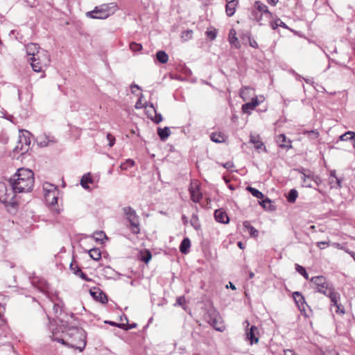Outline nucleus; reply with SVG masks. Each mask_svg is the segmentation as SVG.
Segmentation results:
<instances>
[{
	"label": "nucleus",
	"instance_id": "nucleus-1",
	"mask_svg": "<svg viewBox=\"0 0 355 355\" xmlns=\"http://www.w3.org/2000/svg\"><path fill=\"white\" fill-rule=\"evenodd\" d=\"M51 336L53 340L62 343L68 347L83 352L86 346V333L76 327H68L67 324L62 329H53Z\"/></svg>",
	"mask_w": 355,
	"mask_h": 355
},
{
	"label": "nucleus",
	"instance_id": "nucleus-2",
	"mask_svg": "<svg viewBox=\"0 0 355 355\" xmlns=\"http://www.w3.org/2000/svg\"><path fill=\"white\" fill-rule=\"evenodd\" d=\"M34 185V173L28 168H21L9 180V186L14 187L15 191L26 193L32 190Z\"/></svg>",
	"mask_w": 355,
	"mask_h": 355
},
{
	"label": "nucleus",
	"instance_id": "nucleus-3",
	"mask_svg": "<svg viewBox=\"0 0 355 355\" xmlns=\"http://www.w3.org/2000/svg\"><path fill=\"white\" fill-rule=\"evenodd\" d=\"M310 282L312 287L316 292L320 293L328 297L331 302H336V298L338 297V293L335 291L334 285L329 282L324 276L313 277Z\"/></svg>",
	"mask_w": 355,
	"mask_h": 355
},
{
	"label": "nucleus",
	"instance_id": "nucleus-4",
	"mask_svg": "<svg viewBox=\"0 0 355 355\" xmlns=\"http://www.w3.org/2000/svg\"><path fill=\"white\" fill-rule=\"evenodd\" d=\"M14 187L5 183H0V201L6 205L14 207L17 204L16 194Z\"/></svg>",
	"mask_w": 355,
	"mask_h": 355
},
{
	"label": "nucleus",
	"instance_id": "nucleus-5",
	"mask_svg": "<svg viewBox=\"0 0 355 355\" xmlns=\"http://www.w3.org/2000/svg\"><path fill=\"white\" fill-rule=\"evenodd\" d=\"M32 69L35 72H40L43 68L49 65L50 55L47 51L43 49L35 56L30 58Z\"/></svg>",
	"mask_w": 355,
	"mask_h": 355
},
{
	"label": "nucleus",
	"instance_id": "nucleus-6",
	"mask_svg": "<svg viewBox=\"0 0 355 355\" xmlns=\"http://www.w3.org/2000/svg\"><path fill=\"white\" fill-rule=\"evenodd\" d=\"M123 211L130 223V228L132 232L135 234H139L140 232L139 220L135 210L130 207H125L123 208Z\"/></svg>",
	"mask_w": 355,
	"mask_h": 355
},
{
	"label": "nucleus",
	"instance_id": "nucleus-7",
	"mask_svg": "<svg viewBox=\"0 0 355 355\" xmlns=\"http://www.w3.org/2000/svg\"><path fill=\"white\" fill-rule=\"evenodd\" d=\"M207 320L209 324L216 331L222 332L225 329L222 318L219 313L215 309H211L208 311Z\"/></svg>",
	"mask_w": 355,
	"mask_h": 355
},
{
	"label": "nucleus",
	"instance_id": "nucleus-8",
	"mask_svg": "<svg viewBox=\"0 0 355 355\" xmlns=\"http://www.w3.org/2000/svg\"><path fill=\"white\" fill-rule=\"evenodd\" d=\"M254 8L257 10H253L252 12V15L254 19L259 22L260 25L263 24L261 22L262 16L264 15L268 19H271L272 17V14L269 12L267 6L261 1H255L254 4Z\"/></svg>",
	"mask_w": 355,
	"mask_h": 355
},
{
	"label": "nucleus",
	"instance_id": "nucleus-9",
	"mask_svg": "<svg viewBox=\"0 0 355 355\" xmlns=\"http://www.w3.org/2000/svg\"><path fill=\"white\" fill-rule=\"evenodd\" d=\"M111 15V10L107 5L96 6L92 11L87 12L86 16L92 19H103Z\"/></svg>",
	"mask_w": 355,
	"mask_h": 355
},
{
	"label": "nucleus",
	"instance_id": "nucleus-10",
	"mask_svg": "<svg viewBox=\"0 0 355 355\" xmlns=\"http://www.w3.org/2000/svg\"><path fill=\"white\" fill-rule=\"evenodd\" d=\"M53 310L56 318V319L54 320L55 323L57 325V327L55 329H62V327H64V326L67 324V322L62 318L60 317L62 312L61 306L59 304H54L53 306Z\"/></svg>",
	"mask_w": 355,
	"mask_h": 355
},
{
	"label": "nucleus",
	"instance_id": "nucleus-11",
	"mask_svg": "<svg viewBox=\"0 0 355 355\" xmlns=\"http://www.w3.org/2000/svg\"><path fill=\"white\" fill-rule=\"evenodd\" d=\"M259 329L256 326L252 325L246 330V339L250 341V345L257 344L259 342Z\"/></svg>",
	"mask_w": 355,
	"mask_h": 355
},
{
	"label": "nucleus",
	"instance_id": "nucleus-12",
	"mask_svg": "<svg viewBox=\"0 0 355 355\" xmlns=\"http://www.w3.org/2000/svg\"><path fill=\"white\" fill-rule=\"evenodd\" d=\"M91 295L98 302L102 304H106L108 301L107 295L99 288H94L90 290Z\"/></svg>",
	"mask_w": 355,
	"mask_h": 355
},
{
	"label": "nucleus",
	"instance_id": "nucleus-13",
	"mask_svg": "<svg viewBox=\"0 0 355 355\" xmlns=\"http://www.w3.org/2000/svg\"><path fill=\"white\" fill-rule=\"evenodd\" d=\"M214 218L215 220L220 223L227 224L230 221V218L226 213L223 209H218L215 210L214 211Z\"/></svg>",
	"mask_w": 355,
	"mask_h": 355
},
{
	"label": "nucleus",
	"instance_id": "nucleus-14",
	"mask_svg": "<svg viewBox=\"0 0 355 355\" xmlns=\"http://www.w3.org/2000/svg\"><path fill=\"white\" fill-rule=\"evenodd\" d=\"M191 200L195 202H198L202 198V193L200 191L198 184H191L189 188Z\"/></svg>",
	"mask_w": 355,
	"mask_h": 355
},
{
	"label": "nucleus",
	"instance_id": "nucleus-15",
	"mask_svg": "<svg viewBox=\"0 0 355 355\" xmlns=\"http://www.w3.org/2000/svg\"><path fill=\"white\" fill-rule=\"evenodd\" d=\"M304 171L305 170L302 171V180H303V186L306 187H311V182H316V180L318 179V177L314 176L313 175L311 174L310 172L306 174Z\"/></svg>",
	"mask_w": 355,
	"mask_h": 355
},
{
	"label": "nucleus",
	"instance_id": "nucleus-16",
	"mask_svg": "<svg viewBox=\"0 0 355 355\" xmlns=\"http://www.w3.org/2000/svg\"><path fill=\"white\" fill-rule=\"evenodd\" d=\"M25 49L27 55L31 57L35 56L42 50L36 43H29L25 46Z\"/></svg>",
	"mask_w": 355,
	"mask_h": 355
},
{
	"label": "nucleus",
	"instance_id": "nucleus-17",
	"mask_svg": "<svg viewBox=\"0 0 355 355\" xmlns=\"http://www.w3.org/2000/svg\"><path fill=\"white\" fill-rule=\"evenodd\" d=\"M293 298L300 311H305V306H307V304L302 293L298 291L293 293Z\"/></svg>",
	"mask_w": 355,
	"mask_h": 355
},
{
	"label": "nucleus",
	"instance_id": "nucleus-18",
	"mask_svg": "<svg viewBox=\"0 0 355 355\" xmlns=\"http://www.w3.org/2000/svg\"><path fill=\"white\" fill-rule=\"evenodd\" d=\"M276 141L279 146L282 148H291L292 147L291 145V141L287 139L284 134L279 135Z\"/></svg>",
	"mask_w": 355,
	"mask_h": 355
},
{
	"label": "nucleus",
	"instance_id": "nucleus-19",
	"mask_svg": "<svg viewBox=\"0 0 355 355\" xmlns=\"http://www.w3.org/2000/svg\"><path fill=\"white\" fill-rule=\"evenodd\" d=\"M250 142L254 145V148L257 150L263 148L265 152H266V148L264 146L263 143L261 141L259 135H250Z\"/></svg>",
	"mask_w": 355,
	"mask_h": 355
},
{
	"label": "nucleus",
	"instance_id": "nucleus-20",
	"mask_svg": "<svg viewBox=\"0 0 355 355\" xmlns=\"http://www.w3.org/2000/svg\"><path fill=\"white\" fill-rule=\"evenodd\" d=\"M236 35V31L234 28H231L229 33L228 41L232 46H234L236 49H240L241 44Z\"/></svg>",
	"mask_w": 355,
	"mask_h": 355
},
{
	"label": "nucleus",
	"instance_id": "nucleus-21",
	"mask_svg": "<svg viewBox=\"0 0 355 355\" xmlns=\"http://www.w3.org/2000/svg\"><path fill=\"white\" fill-rule=\"evenodd\" d=\"M58 191L55 188H54V190L52 191H49L46 195L45 198L48 203L51 204V205H54L57 204L58 202V196H57Z\"/></svg>",
	"mask_w": 355,
	"mask_h": 355
},
{
	"label": "nucleus",
	"instance_id": "nucleus-22",
	"mask_svg": "<svg viewBox=\"0 0 355 355\" xmlns=\"http://www.w3.org/2000/svg\"><path fill=\"white\" fill-rule=\"evenodd\" d=\"M210 139L215 143H223L225 141L227 137L221 132H212L210 135Z\"/></svg>",
	"mask_w": 355,
	"mask_h": 355
},
{
	"label": "nucleus",
	"instance_id": "nucleus-23",
	"mask_svg": "<svg viewBox=\"0 0 355 355\" xmlns=\"http://www.w3.org/2000/svg\"><path fill=\"white\" fill-rule=\"evenodd\" d=\"M190 246H191L190 239L189 238H184L180 243V251L182 254H187Z\"/></svg>",
	"mask_w": 355,
	"mask_h": 355
},
{
	"label": "nucleus",
	"instance_id": "nucleus-24",
	"mask_svg": "<svg viewBox=\"0 0 355 355\" xmlns=\"http://www.w3.org/2000/svg\"><path fill=\"white\" fill-rule=\"evenodd\" d=\"M157 135L162 141H165L171 135V131L168 127L157 129Z\"/></svg>",
	"mask_w": 355,
	"mask_h": 355
},
{
	"label": "nucleus",
	"instance_id": "nucleus-25",
	"mask_svg": "<svg viewBox=\"0 0 355 355\" xmlns=\"http://www.w3.org/2000/svg\"><path fill=\"white\" fill-rule=\"evenodd\" d=\"M252 90V88L250 87H243L240 89L239 96L243 101H247L250 96V92Z\"/></svg>",
	"mask_w": 355,
	"mask_h": 355
},
{
	"label": "nucleus",
	"instance_id": "nucleus-26",
	"mask_svg": "<svg viewBox=\"0 0 355 355\" xmlns=\"http://www.w3.org/2000/svg\"><path fill=\"white\" fill-rule=\"evenodd\" d=\"M156 57H157V60L162 64L166 63L168 60V55L164 51H157L156 53Z\"/></svg>",
	"mask_w": 355,
	"mask_h": 355
},
{
	"label": "nucleus",
	"instance_id": "nucleus-27",
	"mask_svg": "<svg viewBox=\"0 0 355 355\" xmlns=\"http://www.w3.org/2000/svg\"><path fill=\"white\" fill-rule=\"evenodd\" d=\"M298 196V192L296 189H292L289 191L288 195L286 196V198L288 202L293 203L295 202Z\"/></svg>",
	"mask_w": 355,
	"mask_h": 355
},
{
	"label": "nucleus",
	"instance_id": "nucleus-28",
	"mask_svg": "<svg viewBox=\"0 0 355 355\" xmlns=\"http://www.w3.org/2000/svg\"><path fill=\"white\" fill-rule=\"evenodd\" d=\"M237 3H227L225 7V11L227 16H232L236 10Z\"/></svg>",
	"mask_w": 355,
	"mask_h": 355
},
{
	"label": "nucleus",
	"instance_id": "nucleus-29",
	"mask_svg": "<svg viewBox=\"0 0 355 355\" xmlns=\"http://www.w3.org/2000/svg\"><path fill=\"white\" fill-rule=\"evenodd\" d=\"M89 254L92 259L98 261L101 259V252L99 249L93 248L89 250Z\"/></svg>",
	"mask_w": 355,
	"mask_h": 355
},
{
	"label": "nucleus",
	"instance_id": "nucleus-30",
	"mask_svg": "<svg viewBox=\"0 0 355 355\" xmlns=\"http://www.w3.org/2000/svg\"><path fill=\"white\" fill-rule=\"evenodd\" d=\"M92 182V179L90 177L89 174L84 175L80 180L81 186L85 189H88L89 188L88 184Z\"/></svg>",
	"mask_w": 355,
	"mask_h": 355
},
{
	"label": "nucleus",
	"instance_id": "nucleus-31",
	"mask_svg": "<svg viewBox=\"0 0 355 355\" xmlns=\"http://www.w3.org/2000/svg\"><path fill=\"white\" fill-rule=\"evenodd\" d=\"M340 140L341 141H348V140H354L355 141V132L352 131L346 132L340 136Z\"/></svg>",
	"mask_w": 355,
	"mask_h": 355
},
{
	"label": "nucleus",
	"instance_id": "nucleus-32",
	"mask_svg": "<svg viewBox=\"0 0 355 355\" xmlns=\"http://www.w3.org/2000/svg\"><path fill=\"white\" fill-rule=\"evenodd\" d=\"M135 165L134 160L131 159H126L124 162L121 163L120 165V168L123 171H126L129 168L132 167Z\"/></svg>",
	"mask_w": 355,
	"mask_h": 355
},
{
	"label": "nucleus",
	"instance_id": "nucleus-33",
	"mask_svg": "<svg viewBox=\"0 0 355 355\" xmlns=\"http://www.w3.org/2000/svg\"><path fill=\"white\" fill-rule=\"evenodd\" d=\"M247 189L251 193V194L253 196L256 197L258 199H263L264 197V195L263 194V193H261V191H259V190H257L255 188L248 187L247 188Z\"/></svg>",
	"mask_w": 355,
	"mask_h": 355
},
{
	"label": "nucleus",
	"instance_id": "nucleus-34",
	"mask_svg": "<svg viewBox=\"0 0 355 355\" xmlns=\"http://www.w3.org/2000/svg\"><path fill=\"white\" fill-rule=\"evenodd\" d=\"M37 140H38V144L39 146H40L41 147H45L46 146H48L49 143L50 141H52L53 142V141L52 139H50L49 137H40L37 138Z\"/></svg>",
	"mask_w": 355,
	"mask_h": 355
},
{
	"label": "nucleus",
	"instance_id": "nucleus-35",
	"mask_svg": "<svg viewBox=\"0 0 355 355\" xmlns=\"http://www.w3.org/2000/svg\"><path fill=\"white\" fill-rule=\"evenodd\" d=\"M340 295L338 293V297L336 298V302H331V303H332L333 306L336 307V313H340L343 314V313H345L344 307L342 306L341 304L338 303V301L340 300Z\"/></svg>",
	"mask_w": 355,
	"mask_h": 355
},
{
	"label": "nucleus",
	"instance_id": "nucleus-36",
	"mask_svg": "<svg viewBox=\"0 0 355 355\" xmlns=\"http://www.w3.org/2000/svg\"><path fill=\"white\" fill-rule=\"evenodd\" d=\"M244 227L247 228L250 231V234L252 236H257L258 235V231L252 227L248 221H245L243 223Z\"/></svg>",
	"mask_w": 355,
	"mask_h": 355
},
{
	"label": "nucleus",
	"instance_id": "nucleus-37",
	"mask_svg": "<svg viewBox=\"0 0 355 355\" xmlns=\"http://www.w3.org/2000/svg\"><path fill=\"white\" fill-rule=\"evenodd\" d=\"M93 237L96 241L103 242L104 239H107V236L103 231H98L94 233Z\"/></svg>",
	"mask_w": 355,
	"mask_h": 355
},
{
	"label": "nucleus",
	"instance_id": "nucleus-38",
	"mask_svg": "<svg viewBox=\"0 0 355 355\" xmlns=\"http://www.w3.org/2000/svg\"><path fill=\"white\" fill-rule=\"evenodd\" d=\"M191 224L196 229L198 230L200 227L198 217L196 214H193L191 218Z\"/></svg>",
	"mask_w": 355,
	"mask_h": 355
},
{
	"label": "nucleus",
	"instance_id": "nucleus-39",
	"mask_svg": "<svg viewBox=\"0 0 355 355\" xmlns=\"http://www.w3.org/2000/svg\"><path fill=\"white\" fill-rule=\"evenodd\" d=\"M296 270L301 274L306 279H309V275L306 272L305 268L299 264H295Z\"/></svg>",
	"mask_w": 355,
	"mask_h": 355
},
{
	"label": "nucleus",
	"instance_id": "nucleus-40",
	"mask_svg": "<svg viewBox=\"0 0 355 355\" xmlns=\"http://www.w3.org/2000/svg\"><path fill=\"white\" fill-rule=\"evenodd\" d=\"M254 107H253L250 102L246 103L242 105V110L244 113L250 114V111L254 110Z\"/></svg>",
	"mask_w": 355,
	"mask_h": 355
},
{
	"label": "nucleus",
	"instance_id": "nucleus-41",
	"mask_svg": "<svg viewBox=\"0 0 355 355\" xmlns=\"http://www.w3.org/2000/svg\"><path fill=\"white\" fill-rule=\"evenodd\" d=\"M270 26L273 30H275L278 26L286 27L285 23L279 19L275 21H271Z\"/></svg>",
	"mask_w": 355,
	"mask_h": 355
},
{
	"label": "nucleus",
	"instance_id": "nucleus-42",
	"mask_svg": "<svg viewBox=\"0 0 355 355\" xmlns=\"http://www.w3.org/2000/svg\"><path fill=\"white\" fill-rule=\"evenodd\" d=\"M130 49L134 52L140 51L142 49V45L136 42H131Z\"/></svg>",
	"mask_w": 355,
	"mask_h": 355
},
{
	"label": "nucleus",
	"instance_id": "nucleus-43",
	"mask_svg": "<svg viewBox=\"0 0 355 355\" xmlns=\"http://www.w3.org/2000/svg\"><path fill=\"white\" fill-rule=\"evenodd\" d=\"M206 35L211 40H214L216 39V35H217V31L214 29V30H210V31H206Z\"/></svg>",
	"mask_w": 355,
	"mask_h": 355
},
{
	"label": "nucleus",
	"instance_id": "nucleus-44",
	"mask_svg": "<svg viewBox=\"0 0 355 355\" xmlns=\"http://www.w3.org/2000/svg\"><path fill=\"white\" fill-rule=\"evenodd\" d=\"M69 268L73 272V273L76 275L79 274V272H76V270H81L80 268L77 265V263L76 262H71L69 266Z\"/></svg>",
	"mask_w": 355,
	"mask_h": 355
},
{
	"label": "nucleus",
	"instance_id": "nucleus-45",
	"mask_svg": "<svg viewBox=\"0 0 355 355\" xmlns=\"http://www.w3.org/2000/svg\"><path fill=\"white\" fill-rule=\"evenodd\" d=\"M193 31L191 30H187L184 31L182 34V37L185 40L191 39L192 37Z\"/></svg>",
	"mask_w": 355,
	"mask_h": 355
},
{
	"label": "nucleus",
	"instance_id": "nucleus-46",
	"mask_svg": "<svg viewBox=\"0 0 355 355\" xmlns=\"http://www.w3.org/2000/svg\"><path fill=\"white\" fill-rule=\"evenodd\" d=\"M107 139L108 141V145L110 147H112L114 146L115 143V137L110 133L107 134Z\"/></svg>",
	"mask_w": 355,
	"mask_h": 355
},
{
	"label": "nucleus",
	"instance_id": "nucleus-47",
	"mask_svg": "<svg viewBox=\"0 0 355 355\" xmlns=\"http://www.w3.org/2000/svg\"><path fill=\"white\" fill-rule=\"evenodd\" d=\"M155 116L154 118H151V120L155 123H159L161 121H162V116L161 114H157L156 112H155Z\"/></svg>",
	"mask_w": 355,
	"mask_h": 355
},
{
	"label": "nucleus",
	"instance_id": "nucleus-48",
	"mask_svg": "<svg viewBox=\"0 0 355 355\" xmlns=\"http://www.w3.org/2000/svg\"><path fill=\"white\" fill-rule=\"evenodd\" d=\"M336 171L335 170H332L330 172V176L332 177V178H334L336 179V184H337L338 187L339 188H340L341 187V180L336 177Z\"/></svg>",
	"mask_w": 355,
	"mask_h": 355
},
{
	"label": "nucleus",
	"instance_id": "nucleus-49",
	"mask_svg": "<svg viewBox=\"0 0 355 355\" xmlns=\"http://www.w3.org/2000/svg\"><path fill=\"white\" fill-rule=\"evenodd\" d=\"M76 272H79L78 275H77V276L80 277L82 279L86 281V282H90L92 281V279L90 278H89L86 274H85L84 272H82L81 270H76Z\"/></svg>",
	"mask_w": 355,
	"mask_h": 355
},
{
	"label": "nucleus",
	"instance_id": "nucleus-50",
	"mask_svg": "<svg viewBox=\"0 0 355 355\" xmlns=\"http://www.w3.org/2000/svg\"><path fill=\"white\" fill-rule=\"evenodd\" d=\"M185 303V298L184 296H180L177 298L175 305L182 306Z\"/></svg>",
	"mask_w": 355,
	"mask_h": 355
},
{
	"label": "nucleus",
	"instance_id": "nucleus-51",
	"mask_svg": "<svg viewBox=\"0 0 355 355\" xmlns=\"http://www.w3.org/2000/svg\"><path fill=\"white\" fill-rule=\"evenodd\" d=\"M317 246L320 249H324L325 246L329 245V242L327 241H320L316 243Z\"/></svg>",
	"mask_w": 355,
	"mask_h": 355
},
{
	"label": "nucleus",
	"instance_id": "nucleus-52",
	"mask_svg": "<svg viewBox=\"0 0 355 355\" xmlns=\"http://www.w3.org/2000/svg\"><path fill=\"white\" fill-rule=\"evenodd\" d=\"M151 257H152V256H151L150 252H147V254L142 257L141 260L144 263H147L150 260Z\"/></svg>",
	"mask_w": 355,
	"mask_h": 355
},
{
	"label": "nucleus",
	"instance_id": "nucleus-53",
	"mask_svg": "<svg viewBox=\"0 0 355 355\" xmlns=\"http://www.w3.org/2000/svg\"><path fill=\"white\" fill-rule=\"evenodd\" d=\"M142 96H143V95L141 94L140 98H141V97H142ZM144 107V104H142L141 101V98H139V99L137 101V103H136V104H135V108H136V109H140V108H142V107Z\"/></svg>",
	"mask_w": 355,
	"mask_h": 355
},
{
	"label": "nucleus",
	"instance_id": "nucleus-54",
	"mask_svg": "<svg viewBox=\"0 0 355 355\" xmlns=\"http://www.w3.org/2000/svg\"><path fill=\"white\" fill-rule=\"evenodd\" d=\"M223 166L227 169H230L234 167V164L232 162H227L223 164Z\"/></svg>",
	"mask_w": 355,
	"mask_h": 355
},
{
	"label": "nucleus",
	"instance_id": "nucleus-55",
	"mask_svg": "<svg viewBox=\"0 0 355 355\" xmlns=\"http://www.w3.org/2000/svg\"><path fill=\"white\" fill-rule=\"evenodd\" d=\"M271 200L269 198H266L265 200H263L260 204L266 208L268 204H270Z\"/></svg>",
	"mask_w": 355,
	"mask_h": 355
},
{
	"label": "nucleus",
	"instance_id": "nucleus-56",
	"mask_svg": "<svg viewBox=\"0 0 355 355\" xmlns=\"http://www.w3.org/2000/svg\"><path fill=\"white\" fill-rule=\"evenodd\" d=\"M108 324H111L112 326H116L119 328H124L125 327V324H116V322H112V321H110V322H107Z\"/></svg>",
	"mask_w": 355,
	"mask_h": 355
},
{
	"label": "nucleus",
	"instance_id": "nucleus-57",
	"mask_svg": "<svg viewBox=\"0 0 355 355\" xmlns=\"http://www.w3.org/2000/svg\"><path fill=\"white\" fill-rule=\"evenodd\" d=\"M252 105L254 107V108L259 104V102L257 100V98H252L250 101Z\"/></svg>",
	"mask_w": 355,
	"mask_h": 355
},
{
	"label": "nucleus",
	"instance_id": "nucleus-58",
	"mask_svg": "<svg viewBox=\"0 0 355 355\" xmlns=\"http://www.w3.org/2000/svg\"><path fill=\"white\" fill-rule=\"evenodd\" d=\"M344 251L345 252H347V254H349L353 258V259L355 261V252H354L351 251L347 248H345Z\"/></svg>",
	"mask_w": 355,
	"mask_h": 355
},
{
	"label": "nucleus",
	"instance_id": "nucleus-59",
	"mask_svg": "<svg viewBox=\"0 0 355 355\" xmlns=\"http://www.w3.org/2000/svg\"><path fill=\"white\" fill-rule=\"evenodd\" d=\"M284 355H297L295 352H294L292 349H285Z\"/></svg>",
	"mask_w": 355,
	"mask_h": 355
},
{
	"label": "nucleus",
	"instance_id": "nucleus-60",
	"mask_svg": "<svg viewBox=\"0 0 355 355\" xmlns=\"http://www.w3.org/2000/svg\"><path fill=\"white\" fill-rule=\"evenodd\" d=\"M136 327H137V324L136 323H132L131 324H129L128 326H126L125 324V327L123 329H125V330H128V329H132L133 328H135Z\"/></svg>",
	"mask_w": 355,
	"mask_h": 355
},
{
	"label": "nucleus",
	"instance_id": "nucleus-61",
	"mask_svg": "<svg viewBox=\"0 0 355 355\" xmlns=\"http://www.w3.org/2000/svg\"><path fill=\"white\" fill-rule=\"evenodd\" d=\"M333 246L338 248V249H340V250H345V249L346 248H345L344 246H343L341 244L338 243H334L332 244Z\"/></svg>",
	"mask_w": 355,
	"mask_h": 355
},
{
	"label": "nucleus",
	"instance_id": "nucleus-62",
	"mask_svg": "<svg viewBox=\"0 0 355 355\" xmlns=\"http://www.w3.org/2000/svg\"><path fill=\"white\" fill-rule=\"evenodd\" d=\"M148 106V107H150V108H152V109L153 110V112H156V110H155V107H154L153 103H146V105H144V107L146 108Z\"/></svg>",
	"mask_w": 355,
	"mask_h": 355
},
{
	"label": "nucleus",
	"instance_id": "nucleus-63",
	"mask_svg": "<svg viewBox=\"0 0 355 355\" xmlns=\"http://www.w3.org/2000/svg\"><path fill=\"white\" fill-rule=\"evenodd\" d=\"M303 80L307 83V84H310V85H313L314 83V81H313V78H304Z\"/></svg>",
	"mask_w": 355,
	"mask_h": 355
},
{
	"label": "nucleus",
	"instance_id": "nucleus-64",
	"mask_svg": "<svg viewBox=\"0 0 355 355\" xmlns=\"http://www.w3.org/2000/svg\"><path fill=\"white\" fill-rule=\"evenodd\" d=\"M250 45L253 48H258V44L255 40L250 41Z\"/></svg>",
	"mask_w": 355,
	"mask_h": 355
}]
</instances>
